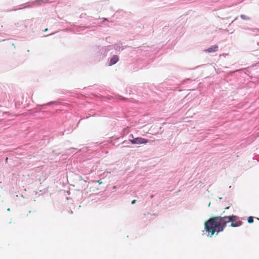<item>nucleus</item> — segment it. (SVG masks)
<instances>
[{
    "mask_svg": "<svg viewBox=\"0 0 259 259\" xmlns=\"http://www.w3.org/2000/svg\"><path fill=\"white\" fill-rule=\"evenodd\" d=\"M118 60H119V58H118V56H117V55L113 56V57L110 60V65H112L115 64L116 63H117L118 62Z\"/></svg>",
    "mask_w": 259,
    "mask_h": 259,
    "instance_id": "4",
    "label": "nucleus"
},
{
    "mask_svg": "<svg viewBox=\"0 0 259 259\" xmlns=\"http://www.w3.org/2000/svg\"><path fill=\"white\" fill-rule=\"evenodd\" d=\"M8 158H6V162H7V161H8Z\"/></svg>",
    "mask_w": 259,
    "mask_h": 259,
    "instance_id": "10",
    "label": "nucleus"
},
{
    "mask_svg": "<svg viewBox=\"0 0 259 259\" xmlns=\"http://www.w3.org/2000/svg\"><path fill=\"white\" fill-rule=\"evenodd\" d=\"M247 221L248 223H252L253 222V217H249L248 218Z\"/></svg>",
    "mask_w": 259,
    "mask_h": 259,
    "instance_id": "5",
    "label": "nucleus"
},
{
    "mask_svg": "<svg viewBox=\"0 0 259 259\" xmlns=\"http://www.w3.org/2000/svg\"><path fill=\"white\" fill-rule=\"evenodd\" d=\"M136 200H133L132 201V204H134L136 203Z\"/></svg>",
    "mask_w": 259,
    "mask_h": 259,
    "instance_id": "7",
    "label": "nucleus"
},
{
    "mask_svg": "<svg viewBox=\"0 0 259 259\" xmlns=\"http://www.w3.org/2000/svg\"><path fill=\"white\" fill-rule=\"evenodd\" d=\"M48 31V29L47 28L45 30V31Z\"/></svg>",
    "mask_w": 259,
    "mask_h": 259,
    "instance_id": "9",
    "label": "nucleus"
},
{
    "mask_svg": "<svg viewBox=\"0 0 259 259\" xmlns=\"http://www.w3.org/2000/svg\"><path fill=\"white\" fill-rule=\"evenodd\" d=\"M218 50V45H214L212 46L209 48H208L206 50H205L204 51L206 53H212V52H217Z\"/></svg>",
    "mask_w": 259,
    "mask_h": 259,
    "instance_id": "3",
    "label": "nucleus"
},
{
    "mask_svg": "<svg viewBox=\"0 0 259 259\" xmlns=\"http://www.w3.org/2000/svg\"><path fill=\"white\" fill-rule=\"evenodd\" d=\"M231 223L230 226L237 227L242 225V222L238 220L236 215L215 217L210 218L204 224V229L211 237L215 233L218 234L224 230L228 223Z\"/></svg>",
    "mask_w": 259,
    "mask_h": 259,
    "instance_id": "1",
    "label": "nucleus"
},
{
    "mask_svg": "<svg viewBox=\"0 0 259 259\" xmlns=\"http://www.w3.org/2000/svg\"><path fill=\"white\" fill-rule=\"evenodd\" d=\"M95 183H98L99 185L100 184H102V182L100 180H99V181H95Z\"/></svg>",
    "mask_w": 259,
    "mask_h": 259,
    "instance_id": "6",
    "label": "nucleus"
},
{
    "mask_svg": "<svg viewBox=\"0 0 259 259\" xmlns=\"http://www.w3.org/2000/svg\"><path fill=\"white\" fill-rule=\"evenodd\" d=\"M132 137L133 139H130V141L133 144H146L148 142V140L147 139L141 137L135 138L133 135H132Z\"/></svg>",
    "mask_w": 259,
    "mask_h": 259,
    "instance_id": "2",
    "label": "nucleus"
},
{
    "mask_svg": "<svg viewBox=\"0 0 259 259\" xmlns=\"http://www.w3.org/2000/svg\"><path fill=\"white\" fill-rule=\"evenodd\" d=\"M48 1V0H41L40 2L46 3Z\"/></svg>",
    "mask_w": 259,
    "mask_h": 259,
    "instance_id": "8",
    "label": "nucleus"
}]
</instances>
